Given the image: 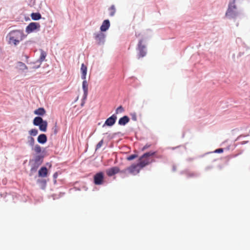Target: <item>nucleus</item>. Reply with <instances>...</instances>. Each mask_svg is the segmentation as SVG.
Masks as SVG:
<instances>
[{
  "label": "nucleus",
  "instance_id": "obj_1",
  "mask_svg": "<svg viewBox=\"0 0 250 250\" xmlns=\"http://www.w3.org/2000/svg\"><path fill=\"white\" fill-rule=\"evenodd\" d=\"M7 37L9 39V43L17 45L21 41L24 39L25 36L22 31L15 30L9 32Z\"/></svg>",
  "mask_w": 250,
  "mask_h": 250
},
{
  "label": "nucleus",
  "instance_id": "obj_2",
  "mask_svg": "<svg viewBox=\"0 0 250 250\" xmlns=\"http://www.w3.org/2000/svg\"><path fill=\"white\" fill-rule=\"evenodd\" d=\"M155 152H148L144 154L139 159L140 162L138 163L140 168H143L152 162V160L149 158L155 154Z\"/></svg>",
  "mask_w": 250,
  "mask_h": 250
},
{
  "label": "nucleus",
  "instance_id": "obj_3",
  "mask_svg": "<svg viewBox=\"0 0 250 250\" xmlns=\"http://www.w3.org/2000/svg\"><path fill=\"white\" fill-rule=\"evenodd\" d=\"M141 168H140V166L138 163L137 164L132 165L131 166L121 171V173L125 174L129 173L132 175H136L139 173Z\"/></svg>",
  "mask_w": 250,
  "mask_h": 250
},
{
  "label": "nucleus",
  "instance_id": "obj_4",
  "mask_svg": "<svg viewBox=\"0 0 250 250\" xmlns=\"http://www.w3.org/2000/svg\"><path fill=\"white\" fill-rule=\"evenodd\" d=\"M236 0H233L232 2L229 4L228 9L226 13V16L229 19L235 18L238 14L236 7L234 2Z\"/></svg>",
  "mask_w": 250,
  "mask_h": 250
},
{
  "label": "nucleus",
  "instance_id": "obj_5",
  "mask_svg": "<svg viewBox=\"0 0 250 250\" xmlns=\"http://www.w3.org/2000/svg\"><path fill=\"white\" fill-rule=\"evenodd\" d=\"M137 49L139 51L138 55V59L145 57L146 55V46L143 44V40L139 41L138 44Z\"/></svg>",
  "mask_w": 250,
  "mask_h": 250
},
{
  "label": "nucleus",
  "instance_id": "obj_6",
  "mask_svg": "<svg viewBox=\"0 0 250 250\" xmlns=\"http://www.w3.org/2000/svg\"><path fill=\"white\" fill-rule=\"evenodd\" d=\"M94 183L96 185H100L103 184L104 180V173L99 172L94 176Z\"/></svg>",
  "mask_w": 250,
  "mask_h": 250
},
{
  "label": "nucleus",
  "instance_id": "obj_7",
  "mask_svg": "<svg viewBox=\"0 0 250 250\" xmlns=\"http://www.w3.org/2000/svg\"><path fill=\"white\" fill-rule=\"evenodd\" d=\"M40 27V24L39 23L31 22L26 27L25 31L27 34H30L35 30H39Z\"/></svg>",
  "mask_w": 250,
  "mask_h": 250
},
{
  "label": "nucleus",
  "instance_id": "obj_8",
  "mask_svg": "<svg viewBox=\"0 0 250 250\" xmlns=\"http://www.w3.org/2000/svg\"><path fill=\"white\" fill-rule=\"evenodd\" d=\"M105 35L102 32L95 34V39L98 44H102L104 42Z\"/></svg>",
  "mask_w": 250,
  "mask_h": 250
},
{
  "label": "nucleus",
  "instance_id": "obj_9",
  "mask_svg": "<svg viewBox=\"0 0 250 250\" xmlns=\"http://www.w3.org/2000/svg\"><path fill=\"white\" fill-rule=\"evenodd\" d=\"M119 172H121L120 169L117 167H112L106 169V173L108 176H112Z\"/></svg>",
  "mask_w": 250,
  "mask_h": 250
},
{
  "label": "nucleus",
  "instance_id": "obj_10",
  "mask_svg": "<svg viewBox=\"0 0 250 250\" xmlns=\"http://www.w3.org/2000/svg\"><path fill=\"white\" fill-rule=\"evenodd\" d=\"M116 119L117 117L115 115H112L105 121L103 126H104L105 125L107 126L113 125L115 124Z\"/></svg>",
  "mask_w": 250,
  "mask_h": 250
},
{
  "label": "nucleus",
  "instance_id": "obj_11",
  "mask_svg": "<svg viewBox=\"0 0 250 250\" xmlns=\"http://www.w3.org/2000/svg\"><path fill=\"white\" fill-rule=\"evenodd\" d=\"M83 89L84 92L83 99H86L88 94V83L86 80H83Z\"/></svg>",
  "mask_w": 250,
  "mask_h": 250
},
{
  "label": "nucleus",
  "instance_id": "obj_12",
  "mask_svg": "<svg viewBox=\"0 0 250 250\" xmlns=\"http://www.w3.org/2000/svg\"><path fill=\"white\" fill-rule=\"evenodd\" d=\"M110 26V22L109 21V20H104L101 27H100V30L101 31H106L109 27Z\"/></svg>",
  "mask_w": 250,
  "mask_h": 250
},
{
  "label": "nucleus",
  "instance_id": "obj_13",
  "mask_svg": "<svg viewBox=\"0 0 250 250\" xmlns=\"http://www.w3.org/2000/svg\"><path fill=\"white\" fill-rule=\"evenodd\" d=\"M48 174V170L45 167H42L39 170L38 174L39 177H45Z\"/></svg>",
  "mask_w": 250,
  "mask_h": 250
},
{
  "label": "nucleus",
  "instance_id": "obj_14",
  "mask_svg": "<svg viewBox=\"0 0 250 250\" xmlns=\"http://www.w3.org/2000/svg\"><path fill=\"white\" fill-rule=\"evenodd\" d=\"M81 71L82 72V79L83 80L86 79V75L87 73V67L83 63L82 64Z\"/></svg>",
  "mask_w": 250,
  "mask_h": 250
},
{
  "label": "nucleus",
  "instance_id": "obj_15",
  "mask_svg": "<svg viewBox=\"0 0 250 250\" xmlns=\"http://www.w3.org/2000/svg\"><path fill=\"white\" fill-rule=\"evenodd\" d=\"M37 140L39 143L43 144L45 143L47 141V137L46 135L44 134H40L38 136Z\"/></svg>",
  "mask_w": 250,
  "mask_h": 250
},
{
  "label": "nucleus",
  "instance_id": "obj_16",
  "mask_svg": "<svg viewBox=\"0 0 250 250\" xmlns=\"http://www.w3.org/2000/svg\"><path fill=\"white\" fill-rule=\"evenodd\" d=\"M129 121V118L127 116H125L120 118L119 120V124L122 125H125Z\"/></svg>",
  "mask_w": 250,
  "mask_h": 250
},
{
  "label": "nucleus",
  "instance_id": "obj_17",
  "mask_svg": "<svg viewBox=\"0 0 250 250\" xmlns=\"http://www.w3.org/2000/svg\"><path fill=\"white\" fill-rule=\"evenodd\" d=\"M40 52L41 55L38 61L40 62L41 64L43 61L45 60L47 54L42 49L40 50Z\"/></svg>",
  "mask_w": 250,
  "mask_h": 250
},
{
  "label": "nucleus",
  "instance_id": "obj_18",
  "mask_svg": "<svg viewBox=\"0 0 250 250\" xmlns=\"http://www.w3.org/2000/svg\"><path fill=\"white\" fill-rule=\"evenodd\" d=\"M39 129L40 130L45 132L47 129V122L46 121H44L39 125Z\"/></svg>",
  "mask_w": 250,
  "mask_h": 250
},
{
  "label": "nucleus",
  "instance_id": "obj_19",
  "mask_svg": "<svg viewBox=\"0 0 250 250\" xmlns=\"http://www.w3.org/2000/svg\"><path fill=\"white\" fill-rule=\"evenodd\" d=\"M34 113L36 115L43 116L45 113V110L43 108L41 107L35 110Z\"/></svg>",
  "mask_w": 250,
  "mask_h": 250
},
{
  "label": "nucleus",
  "instance_id": "obj_20",
  "mask_svg": "<svg viewBox=\"0 0 250 250\" xmlns=\"http://www.w3.org/2000/svg\"><path fill=\"white\" fill-rule=\"evenodd\" d=\"M43 121V119L40 117H36L33 120V124L35 125L39 126Z\"/></svg>",
  "mask_w": 250,
  "mask_h": 250
},
{
  "label": "nucleus",
  "instance_id": "obj_21",
  "mask_svg": "<svg viewBox=\"0 0 250 250\" xmlns=\"http://www.w3.org/2000/svg\"><path fill=\"white\" fill-rule=\"evenodd\" d=\"M31 18L33 20H38L41 18V15L39 13H33L31 15Z\"/></svg>",
  "mask_w": 250,
  "mask_h": 250
},
{
  "label": "nucleus",
  "instance_id": "obj_22",
  "mask_svg": "<svg viewBox=\"0 0 250 250\" xmlns=\"http://www.w3.org/2000/svg\"><path fill=\"white\" fill-rule=\"evenodd\" d=\"M18 67L20 69L24 71L25 70H27L28 69L27 66L23 62H19L18 63Z\"/></svg>",
  "mask_w": 250,
  "mask_h": 250
},
{
  "label": "nucleus",
  "instance_id": "obj_23",
  "mask_svg": "<svg viewBox=\"0 0 250 250\" xmlns=\"http://www.w3.org/2000/svg\"><path fill=\"white\" fill-rule=\"evenodd\" d=\"M28 143L31 146H33L35 143V140L32 136H28L27 138Z\"/></svg>",
  "mask_w": 250,
  "mask_h": 250
},
{
  "label": "nucleus",
  "instance_id": "obj_24",
  "mask_svg": "<svg viewBox=\"0 0 250 250\" xmlns=\"http://www.w3.org/2000/svg\"><path fill=\"white\" fill-rule=\"evenodd\" d=\"M109 10L110 11V16H113L115 13L116 9L115 8L114 5H112L109 8Z\"/></svg>",
  "mask_w": 250,
  "mask_h": 250
},
{
  "label": "nucleus",
  "instance_id": "obj_25",
  "mask_svg": "<svg viewBox=\"0 0 250 250\" xmlns=\"http://www.w3.org/2000/svg\"><path fill=\"white\" fill-rule=\"evenodd\" d=\"M38 131L36 129H32L29 131V133L31 136H35L38 134Z\"/></svg>",
  "mask_w": 250,
  "mask_h": 250
},
{
  "label": "nucleus",
  "instance_id": "obj_26",
  "mask_svg": "<svg viewBox=\"0 0 250 250\" xmlns=\"http://www.w3.org/2000/svg\"><path fill=\"white\" fill-rule=\"evenodd\" d=\"M34 149V151L37 153H40L42 151L41 146L38 145H37L35 146Z\"/></svg>",
  "mask_w": 250,
  "mask_h": 250
},
{
  "label": "nucleus",
  "instance_id": "obj_27",
  "mask_svg": "<svg viewBox=\"0 0 250 250\" xmlns=\"http://www.w3.org/2000/svg\"><path fill=\"white\" fill-rule=\"evenodd\" d=\"M137 155H136V154H132V155H131L129 156H128L127 158H126V159L128 161H131V160H132L135 158H136L137 157Z\"/></svg>",
  "mask_w": 250,
  "mask_h": 250
},
{
  "label": "nucleus",
  "instance_id": "obj_28",
  "mask_svg": "<svg viewBox=\"0 0 250 250\" xmlns=\"http://www.w3.org/2000/svg\"><path fill=\"white\" fill-rule=\"evenodd\" d=\"M124 111V108L122 107V106H121H121H119V107L117 108V109H116V114H118V113H122V112H123Z\"/></svg>",
  "mask_w": 250,
  "mask_h": 250
},
{
  "label": "nucleus",
  "instance_id": "obj_29",
  "mask_svg": "<svg viewBox=\"0 0 250 250\" xmlns=\"http://www.w3.org/2000/svg\"><path fill=\"white\" fill-rule=\"evenodd\" d=\"M104 143L103 140H101L97 145L96 149H99L103 145Z\"/></svg>",
  "mask_w": 250,
  "mask_h": 250
},
{
  "label": "nucleus",
  "instance_id": "obj_30",
  "mask_svg": "<svg viewBox=\"0 0 250 250\" xmlns=\"http://www.w3.org/2000/svg\"><path fill=\"white\" fill-rule=\"evenodd\" d=\"M52 129L53 130L55 134H56L58 133V129L56 124L55 125V126L52 128Z\"/></svg>",
  "mask_w": 250,
  "mask_h": 250
},
{
  "label": "nucleus",
  "instance_id": "obj_31",
  "mask_svg": "<svg viewBox=\"0 0 250 250\" xmlns=\"http://www.w3.org/2000/svg\"><path fill=\"white\" fill-rule=\"evenodd\" d=\"M223 152V149L222 148L217 149L215 150V152L216 153H222Z\"/></svg>",
  "mask_w": 250,
  "mask_h": 250
},
{
  "label": "nucleus",
  "instance_id": "obj_32",
  "mask_svg": "<svg viewBox=\"0 0 250 250\" xmlns=\"http://www.w3.org/2000/svg\"><path fill=\"white\" fill-rule=\"evenodd\" d=\"M40 159H41V157L39 156H38L35 158V161H36V162H37L39 161L40 160Z\"/></svg>",
  "mask_w": 250,
  "mask_h": 250
},
{
  "label": "nucleus",
  "instance_id": "obj_33",
  "mask_svg": "<svg viewBox=\"0 0 250 250\" xmlns=\"http://www.w3.org/2000/svg\"><path fill=\"white\" fill-rule=\"evenodd\" d=\"M150 146V145H146V146H145L142 150H145V149H146V148H148L149 146Z\"/></svg>",
  "mask_w": 250,
  "mask_h": 250
},
{
  "label": "nucleus",
  "instance_id": "obj_34",
  "mask_svg": "<svg viewBox=\"0 0 250 250\" xmlns=\"http://www.w3.org/2000/svg\"><path fill=\"white\" fill-rule=\"evenodd\" d=\"M58 177V173L57 172H55L54 174H53V177L55 179H56Z\"/></svg>",
  "mask_w": 250,
  "mask_h": 250
},
{
  "label": "nucleus",
  "instance_id": "obj_35",
  "mask_svg": "<svg viewBox=\"0 0 250 250\" xmlns=\"http://www.w3.org/2000/svg\"><path fill=\"white\" fill-rule=\"evenodd\" d=\"M84 104V102H83L82 103L81 105L83 106Z\"/></svg>",
  "mask_w": 250,
  "mask_h": 250
},
{
  "label": "nucleus",
  "instance_id": "obj_36",
  "mask_svg": "<svg viewBox=\"0 0 250 250\" xmlns=\"http://www.w3.org/2000/svg\"><path fill=\"white\" fill-rule=\"evenodd\" d=\"M133 118H134V119L135 120H136V118H135V117H133Z\"/></svg>",
  "mask_w": 250,
  "mask_h": 250
},
{
  "label": "nucleus",
  "instance_id": "obj_37",
  "mask_svg": "<svg viewBox=\"0 0 250 250\" xmlns=\"http://www.w3.org/2000/svg\"><path fill=\"white\" fill-rule=\"evenodd\" d=\"M133 118H134V119L135 120H136V118H135V117H133Z\"/></svg>",
  "mask_w": 250,
  "mask_h": 250
}]
</instances>
